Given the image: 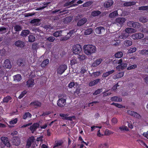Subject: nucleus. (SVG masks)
Here are the masks:
<instances>
[{"label":"nucleus","mask_w":148,"mask_h":148,"mask_svg":"<svg viewBox=\"0 0 148 148\" xmlns=\"http://www.w3.org/2000/svg\"><path fill=\"white\" fill-rule=\"evenodd\" d=\"M83 47L84 52L87 55H91L96 51L95 46L92 45H85Z\"/></svg>","instance_id":"f257e3e1"},{"label":"nucleus","mask_w":148,"mask_h":148,"mask_svg":"<svg viewBox=\"0 0 148 148\" xmlns=\"http://www.w3.org/2000/svg\"><path fill=\"white\" fill-rule=\"evenodd\" d=\"M59 99L57 103L58 106L60 107H63L66 104V101L67 98V96L64 94L60 95H59Z\"/></svg>","instance_id":"f03ea898"},{"label":"nucleus","mask_w":148,"mask_h":148,"mask_svg":"<svg viewBox=\"0 0 148 148\" xmlns=\"http://www.w3.org/2000/svg\"><path fill=\"white\" fill-rule=\"evenodd\" d=\"M82 51L81 46L79 45H76L73 47V52L75 54L79 53Z\"/></svg>","instance_id":"7ed1b4c3"},{"label":"nucleus","mask_w":148,"mask_h":148,"mask_svg":"<svg viewBox=\"0 0 148 148\" xmlns=\"http://www.w3.org/2000/svg\"><path fill=\"white\" fill-rule=\"evenodd\" d=\"M144 36V34L141 33H138L132 35L131 38L134 40H138L143 38Z\"/></svg>","instance_id":"20e7f679"},{"label":"nucleus","mask_w":148,"mask_h":148,"mask_svg":"<svg viewBox=\"0 0 148 148\" xmlns=\"http://www.w3.org/2000/svg\"><path fill=\"white\" fill-rule=\"evenodd\" d=\"M114 3V1L113 0H107L104 2L103 6L104 8L107 9L110 8Z\"/></svg>","instance_id":"39448f33"},{"label":"nucleus","mask_w":148,"mask_h":148,"mask_svg":"<svg viewBox=\"0 0 148 148\" xmlns=\"http://www.w3.org/2000/svg\"><path fill=\"white\" fill-rule=\"evenodd\" d=\"M129 36V34H128L125 31H123L119 34V35L115 34V36L116 38L118 37L120 39H125L128 37Z\"/></svg>","instance_id":"423d86ee"},{"label":"nucleus","mask_w":148,"mask_h":148,"mask_svg":"<svg viewBox=\"0 0 148 148\" xmlns=\"http://www.w3.org/2000/svg\"><path fill=\"white\" fill-rule=\"evenodd\" d=\"M66 65H62L60 66L57 69V73L60 75L62 74L67 69Z\"/></svg>","instance_id":"0eeeda50"},{"label":"nucleus","mask_w":148,"mask_h":148,"mask_svg":"<svg viewBox=\"0 0 148 148\" xmlns=\"http://www.w3.org/2000/svg\"><path fill=\"white\" fill-rule=\"evenodd\" d=\"M12 143L14 145L16 146L19 145L21 143L20 138L18 136H14L12 139Z\"/></svg>","instance_id":"6e6552de"},{"label":"nucleus","mask_w":148,"mask_h":148,"mask_svg":"<svg viewBox=\"0 0 148 148\" xmlns=\"http://www.w3.org/2000/svg\"><path fill=\"white\" fill-rule=\"evenodd\" d=\"M59 115L61 117H62V119L65 120H69L70 121H72V119H75V117L73 116L68 117V115L67 114H64L61 113L59 114Z\"/></svg>","instance_id":"1a4fd4ad"},{"label":"nucleus","mask_w":148,"mask_h":148,"mask_svg":"<svg viewBox=\"0 0 148 148\" xmlns=\"http://www.w3.org/2000/svg\"><path fill=\"white\" fill-rule=\"evenodd\" d=\"M2 143L7 147H9L10 145L9 142L8 138L6 137H2L1 138Z\"/></svg>","instance_id":"9d476101"},{"label":"nucleus","mask_w":148,"mask_h":148,"mask_svg":"<svg viewBox=\"0 0 148 148\" xmlns=\"http://www.w3.org/2000/svg\"><path fill=\"white\" fill-rule=\"evenodd\" d=\"M96 34H103L105 32V29L104 27H97L95 30Z\"/></svg>","instance_id":"9b49d317"},{"label":"nucleus","mask_w":148,"mask_h":148,"mask_svg":"<svg viewBox=\"0 0 148 148\" xmlns=\"http://www.w3.org/2000/svg\"><path fill=\"white\" fill-rule=\"evenodd\" d=\"M39 126V124L38 123H34L32 125L30 126L29 129L33 133L37 128Z\"/></svg>","instance_id":"f8f14e48"},{"label":"nucleus","mask_w":148,"mask_h":148,"mask_svg":"<svg viewBox=\"0 0 148 148\" xmlns=\"http://www.w3.org/2000/svg\"><path fill=\"white\" fill-rule=\"evenodd\" d=\"M35 139L34 137L33 136H32L30 137L27 140V143L26 145V147L27 148H29L31 146L32 143H33Z\"/></svg>","instance_id":"ddd939ff"},{"label":"nucleus","mask_w":148,"mask_h":148,"mask_svg":"<svg viewBox=\"0 0 148 148\" xmlns=\"http://www.w3.org/2000/svg\"><path fill=\"white\" fill-rule=\"evenodd\" d=\"M126 19L124 17H119L116 18L115 20L116 23L120 25L123 24L126 21Z\"/></svg>","instance_id":"4468645a"},{"label":"nucleus","mask_w":148,"mask_h":148,"mask_svg":"<svg viewBox=\"0 0 148 148\" xmlns=\"http://www.w3.org/2000/svg\"><path fill=\"white\" fill-rule=\"evenodd\" d=\"M12 66L11 62L8 59L5 60L4 62V67L6 68L10 69Z\"/></svg>","instance_id":"2eb2a0df"},{"label":"nucleus","mask_w":148,"mask_h":148,"mask_svg":"<svg viewBox=\"0 0 148 148\" xmlns=\"http://www.w3.org/2000/svg\"><path fill=\"white\" fill-rule=\"evenodd\" d=\"M125 31L126 33H127L128 34H129L135 33L136 32L137 30L134 28L129 27L126 28Z\"/></svg>","instance_id":"dca6fc26"},{"label":"nucleus","mask_w":148,"mask_h":148,"mask_svg":"<svg viewBox=\"0 0 148 148\" xmlns=\"http://www.w3.org/2000/svg\"><path fill=\"white\" fill-rule=\"evenodd\" d=\"M87 21V19L86 18H83L78 21L77 23V25L78 26H80L84 24Z\"/></svg>","instance_id":"f3484780"},{"label":"nucleus","mask_w":148,"mask_h":148,"mask_svg":"<svg viewBox=\"0 0 148 148\" xmlns=\"http://www.w3.org/2000/svg\"><path fill=\"white\" fill-rule=\"evenodd\" d=\"M15 45L18 47L22 48L24 47L25 44L23 41L18 40L15 42Z\"/></svg>","instance_id":"a211bd4d"},{"label":"nucleus","mask_w":148,"mask_h":148,"mask_svg":"<svg viewBox=\"0 0 148 148\" xmlns=\"http://www.w3.org/2000/svg\"><path fill=\"white\" fill-rule=\"evenodd\" d=\"M119 65L117 66L116 68L119 70L120 69L123 70L126 67L127 64L126 63H121Z\"/></svg>","instance_id":"6ab92c4d"},{"label":"nucleus","mask_w":148,"mask_h":148,"mask_svg":"<svg viewBox=\"0 0 148 148\" xmlns=\"http://www.w3.org/2000/svg\"><path fill=\"white\" fill-rule=\"evenodd\" d=\"M102 61V59L101 58L98 59L95 61L92 64V66L95 67L99 65Z\"/></svg>","instance_id":"aec40b11"},{"label":"nucleus","mask_w":148,"mask_h":148,"mask_svg":"<svg viewBox=\"0 0 148 148\" xmlns=\"http://www.w3.org/2000/svg\"><path fill=\"white\" fill-rule=\"evenodd\" d=\"M124 72H121L119 73L116 75H114L113 77V78L114 79H116L123 77L124 75Z\"/></svg>","instance_id":"412c9836"},{"label":"nucleus","mask_w":148,"mask_h":148,"mask_svg":"<svg viewBox=\"0 0 148 148\" xmlns=\"http://www.w3.org/2000/svg\"><path fill=\"white\" fill-rule=\"evenodd\" d=\"M40 21V20L39 19L35 18L32 20L30 21V23L32 24H34V25H40L39 22Z\"/></svg>","instance_id":"4be33fe9"},{"label":"nucleus","mask_w":148,"mask_h":148,"mask_svg":"<svg viewBox=\"0 0 148 148\" xmlns=\"http://www.w3.org/2000/svg\"><path fill=\"white\" fill-rule=\"evenodd\" d=\"M34 80L33 79H29L27 82V86L28 87H32L34 85Z\"/></svg>","instance_id":"5701e85b"},{"label":"nucleus","mask_w":148,"mask_h":148,"mask_svg":"<svg viewBox=\"0 0 148 148\" xmlns=\"http://www.w3.org/2000/svg\"><path fill=\"white\" fill-rule=\"evenodd\" d=\"M136 3L135 1L125 2L123 4V5L125 6H129L135 5Z\"/></svg>","instance_id":"b1692460"},{"label":"nucleus","mask_w":148,"mask_h":148,"mask_svg":"<svg viewBox=\"0 0 148 148\" xmlns=\"http://www.w3.org/2000/svg\"><path fill=\"white\" fill-rule=\"evenodd\" d=\"M118 15L117 10H115L110 13L109 15V17L111 18H114Z\"/></svg>","instance_id":"393cba45"},{"label":"nucleus","mask_w":148,"mask_h":148,"mask_svg":"<svg viewBox=\"0 0 148 148\" xmlns=\"http://www.w3.org/2000/svg\"><path fill=\"white\" fill-rule=\"evenodd\" d=\"M100 81V79H97L95 80L90 82L89 84V86H93L97 84Z\"/></svg>","instance_id":"a878e982"},{"label":"nucleus","mask_w":148,"mask_h":148,"mask_svg":"<svg viewBox=\"0 0 148 148\" xmlns=\"http://www.w3.org/2000/svg\"><path fill=\"white\" fill-rule=\"evenodd\" d=\"M17 64L20 66H23L25 64V61L23 60L19 59L17 60Z\"/></svg>","instance_id":"bb28decb"},{"label":"nucleus","mask_w":148,"mask_h":148,"mask_svg":"<svg viewBox=\"0 0 148 148\" xmlns=\"http://www.w3.org/2000/svg\"><path fill=\"white\" fill-rule=\"evenodd\" d=\"M30 105H33V106H36L38 107H40L41 106V103L38 101H36L32 102L30 103Z\"/></svg>","instance_id":"cd10ccee"},{"label":"nucleus","mask_w":148,"mask_h":148,"mask_svg":"<svg viewBox=\"0 0 148 148\" xmlns=\"http://www.w3.org/2000/svg\"><path fill=\"white\" fill-rule=\"evenodd\" d=\"M29 31L27 30H23L21 34V35L23 37H26L29 33Z\"/></svg>","instance_id":"c85d7f7f"},{"label":"nucleus","mask_w":148,"mask_h":148,"mask_svg":"<svg viewBox=\"0 0 148 148\" xmlns=\"http://www.w3.org/2000/svg\"><path fill=\"white\" fill-rule=\"evenodd\" d=\"M110 100L112 101H116L118 102L121 101L122 99L118 97L117 96H114L111 97Z\"/></svg>","instance_id":"c756f323"},{"label":"nucleus","mask_w":148,"mask_h":148,"mask_svg":"<svg viewBox=\"0 0 148 148\" xmlns=\"http://www.w3.org/2000/svg\"><path fill=\"white\" fill-rule=\"evenodd\" d=\"M77 4H74L73 5H72V4H71V1H68L64 4V6L65 7L69 6V7H72L75 6H77Z\"/></svg>","instance_id":"7c9ffc66"},{"label":"nucleus","mask_w":148,"mask_h":148,"mask_svg":"<svg viewBox=\"0 0 148 148\" xmlns=\"http://www.w3.org/2000/svg\"><path fill=\"white\" fill-rule=\"evenodd\" d=\"M5 71V69L3 66L0 67V76L1 77L4 75Z\"/></svg>","instance_id":"2f4dec72"},{"label":"nucleus","mask_w":148,"mask_h":148,"mask_svg":"<svg viewBox=\"0 0 148 148\" xmlns=\"http://www.w3.org/2000/svg\"><path fill=\"white\" fill-rule=\"evenodd\" d=\"M124 44L125 46H130L132 44V42L131 40H126L124 41Z\"/></svg>","instance_id":"473e14b6"},{"label":"nucleus","mask_w":148,"mask_h":148,"mask_svg":"<svg viewBox=\"0 0 148 148\" xmlns=\"http://www.w3.org/2000/svg\"><path fill=\"white\" fill-rule=\"evenodd\" d=\"M101 12L99 10L91 12V15L93 16H96L100 14Z\"/></svg>","instance_id":"72a5a7b5"},{"label":"nucleus","mask_w":148,"mask_h":148,"mask_svg":"<svg viewBox=\"0 0 148 148\" xmlns=\"http://www.w3.org/2000/svg\"><path fill=\"white\" fill-rule=\"evenodd\" d=\"M13 78L14 81H19L21 79V76L20 75L17 74L14 76Z\"/></svg>","instance_id":"f704fd0d"},{"label":"nucleus","mask_w":148,"mask_h":148,"mask_svg":"<svg viewBox=\"0 0 148 148\" xmlns=\"http://www.w3.org/2000/svg\"><path fill=\"white\" fill-rule=\"evenodd\" d=\"M7 28L3 26L0 27V34L5 33L7 32Z\"/></svg>","instance_id":"c9c22d12"},{"label":"nucleus","mask_w":148,"mask_h":148,"mask_svg":"<svg viewBox=\"0 0 148 148\" xmlns=\"http://www.w3.org/2000/svg\"><path fill=\"white\" fill-rule=\"evenodd\" d=\"M62 32V31H58L56 32L53 34V35L55 37H57L60 36H62L61 34Z\"/></svg>","instance_id":"e433bc0d"},{"label":"nucleus","mask_w":148,"mask_h":148,"mask_svg":"<svg viewBox=\"0 0 148 148\" xmlns=\"http://www.w3.org/2000/svg\"><path fill=\"white\" fill-rule=\"evenodd\" d=\"M49 62V59H46L44 60L41 64V67H43L47 65Z\"/></svg>","instance_id":"4c0bfd02"},{"label":"nucleus","mask_w":148,"mask_h":148,"mask_svg":"<svg viewBox=\"0 0 148 148\" xmlns=\"http://www.w3.org/2000/svg\"><path fill=\"white\" fill-rule=\"evenodd\" d=\"M123 63V60L120 59V60H115L113 61V64L114 65H115L117 64H120L121 63Z\"/></svg>","instance_id":"58836bf2"},{"label":"nucleus","mask_w":148,"mask_h":148,"mask_svg":"<svg viewBox=\"0 0 148 148\" xmlns=\"http://www.w3.org/2000/svg\"><path fill=\"white\" fill-rule=\"evenodd\" d=\"M92 29L91 28H89L85 30L84 34L85 35H89L92 33Z\"/></svg>","instance_id":"ea45409f"},{"label":"nucleus","mask_w":148,"mask_h":148,"mask_svg":"<svg viewBox=\"0 0 148 148\" xmlns=\"http://www.w3.org/2000/svg\"><path fill=\"white\" fill-rule=\"evenodd\" d=\"M140 21L142 23H145L147 22L148 20L145 16H141L139 18Z\"/></svg>","instance_id":"a19ab883"},{"label":"nucleus","mask_w":148,"mask_h":148,"mask_svg":"<svg viewBox=\"0 0 148 148\" xmlns=\"http://www.w3.org/2000/svg\"><path fill=\"white\" fill-rule=\"evenodd\" d=\"M140 53L142 55L148 56V50L144 49L140 51Z\"/></svg>","instance_id":"79ce46f5"},{"label":"nucleus","mask_w":148,"mask_h":148,"mask_svg":"<svg viewBox=\"0 0 148 148\" xmlns=\"http://www.w3.org/2000/svg\"><path fill=\"white\" fill-rule=\"evenodd\" d=\"M32 115L29 112H26L23 116V119H26L27 118H31Z\"/></svg>","instance_id":"37998d69"},{"label":"nucleus","mask_w":148,"mask_h":148,"mask_svg":"<svg viewBox=\"0 0 148 148\" xmlns=\"http://www.w3.org/2000/svg\"><path fill=\"white\" fill-rule=\"evenodd\" d=\"M28 40L29 42H33L35 40V38L32 35H29L28 36Z\"/></svg>","instance_id":"c03bdc74"},{"label":"nucleus","mask_w":148,"mask_h":148,"mask_svg":"<svg viewBox=\"0 0 148 148\" xmlns=\"http://www.w3.org/2000/svg\"><path fill=\"white\" fill-rule=\"evenodd\" d=\"M50 3V2H45L44 3H43V4L44 5H45V6L42 7L41 8H38L36 9V10H42V9H44L45 8H46L47 7V6Z\"/></svg>","instance_id":"a18cd8bd"},{"label":"nucleus","mask_w":148,"mask_h":148,"mask_svg":"<svg viewBox=\"0 0 148 148\" xmlns=\"http://www.w3.org/2000/svg\"><path fill=\"white\" fill-rule=\"evenodd\" d=\"M140 26V24L137 22H134L133 23V27L135 28H139Z\"/></svg>","instance_id":"49530a36"},{"label":"nucleus","mask_w":148,"mask_h":148,"mask_svg":"<svg viewBox=\"0 0 148 148\" xmlns=\"http://www.w3.org/2000/svg\"><path fill=\"white\" fill-rule=\"evenodd\" d=\"M38 48V44L37 43H34L32 44V49L33 50H36Z\"/></svg>","instance_id":"de8ad7c7"},{"label":"nucleus","mask_w":148,"mask_h":148,"mask_svg":"<svg viewBox=\"0 0 148 148\" xmlns=\"http://www.w3.org/2000/svg\"><path fill=\"white\" fill-rule=\"evenodd\" d=\"M93 3V2L91 1H87L83 4L84 7H88L91 5Z\"/></svg>","instance_id":"09e8293b"},{"label":"nucleus","mask_w":148,"mask_h":148,"mask_svg":"<svg viewBox=\"0 0 148 148\" xmlns=\"http://www.w3.org/2000/svg\"><path fill=\"white\" fill-rule=\"evenodd\" d=\"M123 56V53L121 52H119L116 53L115 55V57L116 58H120Z\"/></svg>","instance_id":"8fccbe9b"},{"label":"nucleus","mask_w":148,"mask_h":148,"mask_svg":"<svg viewBox=\"0 0 148 148\" xmlns=\"http://www.w3.org/2000/svg\"><path fill=\"white\" fill-rule=\"evenodd\" d=\"M72 20V18L70 17H66L64 19V22L65 23L70 22Z\"/></svg>","instance_id":"3c124183"},{"label":"nucleus","mask_w":148,"mask_h":148,"mask_svg":"<svg viewBox=\"0 0 148 148\" xmlns=\"http://www.w3.org/2000/svg\"><path fill=\"white\" fill-rule=\"evenodd\" d=\"M11 99V97L7 96L3 99V101L4 103H7Z\"/></svg>","instance_id":"603ef678"},{"label":"nucleus","mask_w":148,"mask_h":148,"mask_svg":"<svg viewBox=\"0 0 148 148\" xmlns=\"http://www.w3.org/2000/svg\"><path fill=\"white\" fill-rule=\"evenodd\" d=\"M138 10H148V6H144L138 8Z\"/></svg>","instance_id":"864d4df0"},{"label":"nucleus","mask_w":148,"mask_h":148,"mask_svg":"<svg viewBox=\"0 0 148 148\" xmlns=\"http://www.w3.org/2000/svg\"><path fill=\"white\" fill-rule=\"evenodd\" d=\"M113 132L112 131L109 130L108 129H107L106 130L105 132V134L106 136H109L110 134H113Z\"/></svg>","instance_id":"5fc2aeb1"},{"label":"nucleus","mask_w":148,"mask_h":148,"mask_svg":"<svg viewBox=\"0 0 148 148\" xmlns=\"http://www.w3.org/2000/svg\"><path fill=\"white\" fill-rule=\"evenodd\" d=\"M77 57L80 60H83L86 58V56L84 54H79Z\"/></svg>","instance_id":"6e6d98bb"},{"label":"nucleus","mask_w":148,"mask_h":148,"mask_svg":"<svg viewBox=\"0 0 148 148\" xmlns=\"http://www.w3.org/2000/svg\"><path fill=\"white\" fill-rule=\"evenodd\" d=\"M27 91L26 90L23 91L18 97V98L21 99L27 93Z\"/></svg>","instance_id":"4d7b16f0"},{"label":"nucleus","mask_w":148,"mask_h":148,"mask_svg":"<svg viewBox=\"0 0 148 148\" xmlns=\"http://www.w3.org/2000/svg\"><path fill=\"white\" fill-rule=\"evenodd\" d=\"M55 39V38L52 36H50L46 39L47 40L50 42H53Z\"/></svg>","instance_id":"13d9d810"},{"label":"nucleus","mask_w":148,"mask_h":148,"mask_svg":"<svg viewBox=\"0 0 148 148\" xmlns=\"http://www.w3.org/2000/svg\"><path fill=\"white\" fill-rule=\"evenodd\" d=\"M14 29L16 31H21L22 29V28L21 26L17 25L14 27Z\"/></svg>","instance_id":"bf43d9fd"},{"label":"nucleus","mask_w":148,"mask_h":148,"mask_svg":"<svg viewBox=\"0 0 148 148\" xmlns=\"http://www.w3.org/2000/svg\"><path fill=\"white\" fill-rule=\"evenodd\" d=\"M108 146L106 143L101 144L99 145V148H107Z\"/></svg>","instance_id":"052dcab7"},{"label":"nucleus","mask_w":148,"mask_h":148,"mask_svg":"<svg viewBox=\"0 0 148 148\" xmlns=\"http://www.w3.org/2000/svg\"><path fill=\"white\" fill-rule=\"evenodd\" d=\"M133 116L138 119H141V116L136 112Z\"/></svg>","instance_id":"680f3d73"},{"label":"nucleus","mask_w":148,"mask_h":148,"mask_svg":"<svg viewBox=\"0 0 148 148\" xmlns=\"http://www.w3.org/2000/svg\"><path fill=\"white\" fill-rule=\"evenodd\" d=\"M119 128V129H120V130L121 131H124V130H125V131L128 130V128H127V127H126V126L120 127Z\"/></svg>","instance_id":"e2e57ef3"},{"label":"nucleus","mask_w":148,"mask_h":148,"mask_svg":"<svg viewBox=\"0 0 148 148\" xmlns=\"http://www.w3.org/2000/svg\"><path fill=\"white\" fill-rule=\"evenodd\" d=\"M70 36H68L67 35L65 36L64 37H62L61 38L60 40L61 41H66L68 39Z\"/></svg>","instance_id":"0e129e2a"},{"label":"nucleus","mask_w":148,"mask_h":148,"mask_svg":"<svg viewBox=\"0 0 148 148\" xmlns=\"http://www.w3.org/2000/svg\"><path fill=\"white\" fill-rule=\"evenodd\" d=\"M134 21H130L127 22V25L128 26L130 27H133Z\"/></svg>","instance_id":"69168bd1"},{"label":"nucleus","mask_w":148,"mask_h":148,"mask_svg":"<svg viewBox=\"0 0 148 148\" xmlns=\"http://www.w3.org/2000/svg\"><path fill=\"white\" fill-rule=\"evenodd\" d=\"M101 73L100 71H97L94 72L93 73V74L95 77H96L99 76L101 74Z\"/></svg>","instance_id":"338daca9"},{"label":"nucleus","mask_w":148,"mask_h":148,"mask_svg":"<svg viewBox=\"0 0 148 148\" xmlns=\"http://www.w3.org/2000/svg\"><path fill=\"white\" fill-rule=\"evenodd\" d=\"M142 32L143 33L148 34V27H143L142 30Z\"/></svg>","instance_id":"774afa93"}]
</instances>
